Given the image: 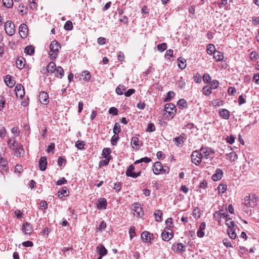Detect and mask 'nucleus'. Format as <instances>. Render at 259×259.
I'll return each instance as SVG.
<instances>
[{
    "label": "nucleus",
    "mask_w": 259,
    "mask_h": 259,
    "mask_svg": "<svg viewBox=\"0 0 259 259\" xmlns=\"http://www.w3.org/2000/svg\"><path fill=\"white\" fill-rule=\"evenodd\" d=\"M213 218L220 225H227V205L223 204L222 209L215 211Z\"/></svg>",
    "instance_id": "1"
},
{
    "label": "nucleus",
    "mask_w": 259,
    "mask_h": 259,
    "mask_svg": "<svg viewBox=\"0 0 259 259\" xmlns=\"http://www.w3.org/2000/svg\"><path fill=\"white\" fill-rule=\"evenodd\" d=\"M61 49V45L60 43L56 41L53 40L50 45V51L49 55L52 60H55L59 52V49Z\"/></svg>",
    "instance_id": "2"
},
{
    "label": "nucleus",
    "mask_w": 259,
    "mask_h": 259,
    "mask_svg": "<svg viewBox=\"0 0 259 259\" xmlns=\"http://www.w3.org/2000/svg\"><path fill=\"white\" fill-rule=\"evenodd\" d=\"M153 171L154 174H166L169 171V168L166 165H162V163L159 161H157L153 165Z\"/></svg>",
    "instance_id": "3"
},
{
    "label": "nucleus",
    "mask_w": 259,
    "mask_h": 259,
    "mask_svg": "<svg viewBox=\"0 0 259 259\" xmlns=\"http://www.w3.org/2000/svg\"><path fill=\"white\" fill-rule=\"evenodd\" d=\"M255 202L253 199H251V197L249 195L246 196L244 199V206L243 208V210L246 213H251V208L254 206Z\"/></svg>",
    "instance_id": "4"
},
{
    "label": "nucleus",
    "mask_w": 259,
    "mask_h": 259,
    "mask_svg": "<svg viewBox=\"0 0 259 259\" xmlns=\"http://www.w3.org/2000/svg\"><path fill=\"white\" fill-rule=\"evenodd\" d=\"M164 111L165 112L164 114L165 115L167 114L166 115L167 117L171 119L176 113V106L172 103H167L165 105Z\"/></svg>",
    "instance_id": "5"
},
{
    "label": "nucleus",
    "mask_w": 259,
    "mask_h": 259,
    "mask_svg": "<svg viewBox=\"0 0 259 259\" xmlns=\"http://www.w3.org/2000/svg\"><path fill=\"white\" fill-rule=\"evenodd\" d=\"M5 30L6 33L12 36L15 32V26L14 24L11 21H7L5 24Z\"/></svg>",
    "instance_id": "6"
},
{
    "label": "nucleus",
    "mask_w": 259,
    "mask_h": 259,
    "mask_svg": "<svg viewBox=\"0 0 259 259\" xmlns=\"http://www.w3.org/2000/svg\"><path fill=\"white\" fill-rule=\"evenodd\" d=\"M174 236V234L171 229L165 227L161 233V237L164 241H168Z\"/></svg>",
    "instance_id": "7"
},
{
    "label": "nucleus",
    "mask_w": 259,
    "mask_h": 259,
    "mask_svg": "<svg viewBox=\"0 0 259 259\" xmlns=\"http://www.w3.org/2000/svg\"><path fill=\"white\" fill-rule=\"evenodd\" d=\"M202 154L196 150L194 151L191 154V161L192 163L198 165H199L202 160Z\"/></svg>",
    "instance_id": "8"
},
{
    "label": "nucleus",
    "mask_w": 259,
    "mask_h": 259,
    "mask_svg": "<svg viewBox=\"0 0 259 259\" xmlns=\"http://www.w3.org/2000/svg\"><path fill=\"white\" fill-rule=\"evenodd\" d=\"M135 169V166L133 165H130L128 167V168L125 172L126 175L127 177H132L133 178H136L140 176L141 175V171H139L137 172H135L134 171Z\"/></svg>",
    "instance_id": "9"
},
{
    "label": "nucleus",
    "mask_w": 259,
    "mask_h": 259,
    "mask_svg": "<svg viewBox=\"0 0 259 259\" xmlns=\"http://www.w3.org/2000/svg\"><path fill=\"white\" fill-rule=\"evenodd\" d=\"M132 210L134 211V215L137 217L141 218L143 215L141 205L138 203H135L132 205Z\"/></svg>",
    "instance_id": "10"
},
{
    "label": "nucleus",
    "mask_w": 259,
    "mask_h": 259,
    "mask_svg": "<svg viewBox=\"0 0 259 259\" xmlns=\"http://www.w3.org/2000/svg\"><path fill=\"white\" fill-rule=\"evenodd\" d=\"M15 92L17 97L23 98L25 95L24 88L21 84H17L15 87Z\"/></svg>",
    "instance_id": "11"
},
{
    "label": "nucleus",
    "mask_w": 259,
    "mask_h": 259,
    "mask_svg": "<svg viewBox=\"0 0 259 259\" xmlns=\"http://www.w3.org/2000/svg\"><path fill=\"white\" fill-rule=\"evenodd\" d=\"M8 170V161L7 160L2 157L0 159V171L4 175Z\"/></svg>",
    "instance_id": "12"
},
{
    "label": "nucleus",
    "mask_w": 259,
    "mask_h": 259,
    "mask_svg": "<svg viewBox=\"0 0 259 259\" xmlns=\"http://www.w3.org/2000/svg\"><path fill=\"white\" fill-rule=\"evenodd\" d=\"M186 139V135L182 133L180 136L177 137L173 139L176 145L178 147H181L184 142V140Z\"/></svg>",
    "instance_id": "13"
},
{
    "label": "nucleus",
    "mask_w": 259,
    "mask_h": 259,
    "mask_svg": "<svg viewBox=\"0 0 259 259\" xmlns=\"http://www.w3.org/2000/svg\"><path fill=\"white\" fill-rule=\"evenodd\" d=\"M39 100L44 105H47L49 103V96L45 92H41L39 95Z\"/></svg>",
    "instance_id": "14"
},
{
    "label": "nucleus",
    "mask_w": 259,
    "mask_h": 259,
    "mask_svg": "<svg viewBox=\"0 0 259 259\" xmlns=\"http://www.w3.org/2000/svg\"><path fill=\"white\" fill-rule=\"evenodd\" d=\"M19 34L22 38L26 37L28 33V27L25 24H22L20 25L19 28Z\"/></svg>",
    "instance_id": "15"
},
{
    "label": "nucleus",
    "mask_w": 259,
    "mask_h": 259,
    "mask_svg": "<svg viewBox=\"0 0 259 259\" xmlns=\"http://www.w3.org/2000/svg\"><path fill=\"white\" fill-rule=\"evenodd\" d=\"M107 205L106 199L104 198L99 199L97 203V207L98 209H105Z\"/></svg>",
    "instance_id": "16"
},
{
    "label": "nucleus",
    "mask_w": 259,
    "mask_h": 259,
    "mask_svg": "<svg viewBox=\"0 0 259 259\" xmlns=\"http://www.w3.org/2000/svg\"><path fill=\"white\" fill-rule=\"evenodd\" d=\"M153 237V234L148 232H143L141 234V238L145 242H150Z\"/></svg>",
    "instance_id": "17"
},
{
    "label": "nucleus",
    "mask_w": 259,
    "mask_h": 259,
    "mask_svg": "<svg viewBox=\"0 0 259 259\" xmlns=\"http://www.w3.org/2000/svg\"><path fill=\"white\" fill-rule=\"evenodd\" d=\"M47 165V159L46 156L41 157L39 160V169L44 171L46 169Z\"/></svg>",
    "instance_id": "18"
},
{
    "label": "nucleus",
    "mask_w": 259,
    "mask_h": 259,
    "mask_svg": "<svg viewBox=\"0 0 259 259\" xmlns=\"http://www.w3.org/2000/svg\"><path fill=\"white\" fill-rule=\"evenodd\" d=\"M22 230L25 234H30L33 231V227L30 223L26 222L23 225Z\"/></svg>",
    "instance_id": "19"
},
{
    "label": "nucleus",
    "mask_w": 259,
    "mask_h": 259,
    "mask_svg": "<svg viewBox=\"0 0 259 259\" xmlns=\"http://www.w3.org/2000/svg\"><path fill=\"white\" fill-rule=\"evenodd\" d=\"M223 175V170L220 168L216 170L215 173L212 176V180L214 181H217L222 179Z\"/></svg>",
    "instance_id": "20"
},
{
    "label": "nucleus",
    "mask_w": 259,
    "mask_h": 259,
    "mask_svg": "<svg viewBox=\"0 0 259 259\" xmlns=\"http://www.w3.org/2000/svg\"><path fill=\"white\" fill-rule=\"evenodd\" d=\"M206 224L205 222H202L200 224L199 230L197 231V235L199 238H202L204 236V232L203 231L205 229Z\"/></svg>",
    "instance_id": "21"
},
{
    "label": "nucleus",
    "mask_w": 259,
    "mask_h": 259,
    "mask_svg": "<svg viewBox=\"0 0 259 259\" xmlns=\"http://www.w3.org/2000/svg\"><path fill=\"white\" fill-rule=\"evenodd\" d=\"M14 151V155L17 157H21V155L24 153V150L22 145L19 146L18 147L15 148Z\"/></svg>",
    "instance_id": "22"
},
{
    "label": "nucleus",
    "mask_w": 259,
    "mask_h": 259,
    "mask_svg": "<svg viewBox=\"0 0 259 259\" xmlns=\"http://www.w3.org/2000/svg\"><path fill=\"white\" fill-rule=\"evenodd\" d=\"M96 250L97 252L99 253V255L105 256L107 253V250L103 245H100L98 246L97 247Z\"/></svg>",
    "instance_id": "23"
},
{
    "label": "nucleus",
    "mask_w": 259,
    "mask_h": 259,
    "mask_svg": "<svg viewBox=\"0 0 259 259\" xmlns=\"http://www.w3.org/2000/svg\"><path fill=\"white\" fill-rule=\"evenodd\" d=\"M211 150L206 147H202L200 149V152L201 153L202 157L204 156L206 158H208L210 154Z\"/></svg>",
    "instance_id": "24"
},
{
    "label": "nucleus",
    "mask_w": 259,
    "mask_h": 259,
    "mask_svg": "<svg viewBox=\"0 0 259 259\" xmlns=\"http://www.w3.org/2000/svg\"><path fill=\"white\" fill-rule=\"evenodd\" d=\"M4 80L7 85L10 88L13 87L15 84L14 80L12 79L11 76L9 75H7L5 77Z\"/></svg>",
    "instance_id": "25"
},
{
    "label": "nucleus",
    "mask_w": 259,
    "mask_h": 259,
    "mask_svg": "<svg viewBox=\"0 0 259 259\" xmlns=\"http://www.w3.org/2000/svg\"><path fill=\"white\" fill-rule=\"evenodd\" d=\"M25 60L22 57L18 58L16 60V66L20 69H22L25 66Z\"/></svg>",
    "instance_id": "26"
},
{
    "label": "nucleus",
    "mask_w": 259,
    "mask_h": 259,
    "mask_svg": "<svg viewBox=\"0 0 259 259\" xmlns=\"http://www.w3.org/2000/svg\"><path fill=\"white\" fill-rule=\"evenodd\" d=\"M56 64L54 62H51L47 67L48 72L53 73L56 70Z\"/></svg>",
    "instance_id": "27"
},
{
    "label": "nucleus",
    "mask_w": 259,
    "mask_h": 259,
    "mask_svg": "<svg viewBox=\"0 0 259 259\" xmlns=\"http://www.w3.org/2000/svg\"><path fill=\"white\" fill-rule=\"evenodd\" d=\"M178 66L182 69H184L186 67V60L183 58H179L178 59Z\"/></svg>",
    "instance_id": "28"
},
{
    "label": "nucleus",
    "mask_w": 259,
    "mask_h": 259,
    "mask_svg": "<svg viewBox=\"0 0 259 259\" xmlns=\"http://www.w3.org/2000/svg\"><path fill=\"white\" fill-rule=\"evenodd\" d=\"M56 76L61 78L64 75L63 69L61 66L56 67Z\"/></svg>",
    "instance_id": "29"
},
{
    "label": "nucleus",
    "mask_w": 259,
    "mask_h": 259,
    "mask_svg": "<svg viewBox=\"0 0 259 259\" xmlns=\"http://www.w3.org/2000/svg\"><path fill=\"white\" fill-rule=\"evenodd\" d=\"M228 235L231 239H235L236 237V233L235 230L231 226H228Z\"/></svg>",
    "instance_id": "30"
},
{
    "label": "nucleus",
    "mask_w": 259,
    "mask_h": 259,
    "mask_svg": "<svg viewBox=\"0 0 259 259\" xmlns=\"http://www.w3.org/2000/svg\"><path fill=\"white\" fill-rule=\"evenodd\" d=\"M177 105L180 108L183 109L184 108H187L188 104L186 100L181 99L178 101Z\"/></svg>",
    "instance_id": "31"
},
{
    "label": "nucleus",
    "mask_w": 259,
    "mask_h": 259,
    "mask_svg": "<svg viewBox=\"0 0 259 259\" xmlns=\"http://www.w3.org/2000/svg\"><path fill=\"white\" fill-rule=\"evenodd\" d=\"M213 58L216 61H219L223 59L224 56L222 53L217 51L213 54Z\"/></svg>",
    "instance_id": "32"
},
{
    "label": "nucleus",
    "mask_w": 259,
    "mask_h": 259,
    "mask_svg": "<svg viewBox=\"0 0 259 259\" xmlns=\"http://www.w3.org/2000/svg\"><path fill=\"white\" fill-rule=\"evenodd\" d=\"M218 193L219 195H223L227 190V186L223 184H220L218 187Z\"/></svg>",
    "instance_id": "33"
},
{
    "label": "nucleus",
    "mask_w": 259,
    "mask_h": 259,
    "mask_svg": "<svg viewBox=\"0 0 259 259\" xmlns=\"http://www.w3.org/2000/svg\"><path fill=\"white\" fill-rule=\"evenodd\" d=\"M206 51L208 54H213L217 51L214 46L213 44H210L207 47Z\"/></svg>",
    "instance_id": "34"
},
{
    "label": "nucleus",
    "mask_w": 259,
    "mask_h": 259,
    "mask_svg": "<svg viewBox=\"0 0 259 259\" xmlns=\"http://www.w3.org/2000/svg\"><path fill=\"white\" fill-rule=\"evenodd\" d=\"M139 143V139L137 137H133L131 140V144L134 148L138 149L139 148V146L138 144Z\"/></svg>",
    "instance_id": "35"
},
{
    "label": "nucleus",
    "mask_w": 259,
    "mask_h": 259,
    "mask_svg": "<svg viewBox=\"0 0 259 259\" xmlns=\"http://www.w3.org/2000/svg\"><path fill=\"white\" fill-rule=\"evenodd\" d=\"M231 161H235L237 159V155L235 152H231L228 154V159Z\"/></svg>",
    "instance_id": "36"
},
{
    "label": "nucleus",
    "mask_w": 259,
    "mask_h": 259,
    "mask_svg": "<svg viewBox=\"0 0 259 259\" xmlns=\"http://www.w3.org/2000/svg\"><path fill=\"white\" fill-rule=\"evenodd\" d=\"M81 76L83 77V79L85 81L89 80L91 76L90 72L87 70L83 71Z\"/></svg>",
    "instance_id": "37"
},
{
    "label": "nucleus",
    "mask_w": 259,
    "mask_h": 259,
    "mask_svg": "<svg viewBox=\"0 0 259 259\" xmlns=\"http://www.w3.org/2000/svg\"><path fill=\"white\" fill-rule=\"evenodd\" d=\"M34 49L32 46H27L25 49L24 52L27 55H32L34 53Z\"/></svg>",
    "instance_id": "38"
},
{
    "label": "nucleus",
    "mask_w": 259,
    "mask_h": 259,
    "mask_svg": "<svg viewBox=\"0 0 259 259\" xmlns=\"http://www.w3.org/2000/svg\"><path fill=\"white\" fill-rule=\"evenodd\" d=\"M151 161V159L149 158H148L147 157H143L141 158L139 160H137L135 161L134 164H137L140 163L144 162L145 163H147Z\"/></svg>",
    "instance_id": "39"
},
{
    "label": "nucleus",
    "mask_w": 259,
    "mask_h": 259,
    "mask_svg": "<svg viewBox=\"0 0 259 259\" xmlns=\"http://www.w3.org/2000/svg\"><path fill=\"white\" fill-rule=\"evenodd\" d=\"M162 214V213L161 211L159 209L156 210L154 212V215H155L156 221H157V222L161 221Z\"/></svg>",
    "instance_id": "40"
},
{
    "label": "nucleus",
    "mask_w": 259,
    "mask_h": 259,
    "mask_svg": "<svg viewBox=\"0 0 259 259\" xmlns=\"http://www.w3.org/2000/svg\"><path fill=\"white\" fill-rule=\"evenodd\" d=\"M211 87L206 85L203 88V93L204 95L208 96L211 93Z\"/></svg>",
    "instance_id": "41"
},
{
    "label": "nucleus",
    "mask_w": 259,
    "mask_h": 259,
    "mask_svg": "<svg viewBox=\"0 0 259 259\" xmlns=\"http://www.w3.org/2000/svg\"><path fill=\"white\" fill-rule=\"evenodd\" d=\"M125 90V88L124 86L119 85L116 88L115 91L118 95H121L123 94V91Z\"/></svg>",
    "instance_id": "42"
},
{
    "label": "nucleus",
    "mask_w": 259,
    "mask_h": 259,
    "mask_svg": "<svg viewBox=\"0 0 259 259\" xmlns=\"http://www.w3.org/2000/svg\"><path fill=\"white\" fill-rule=\"evenodd\" d=\"M113 130V133L115 135H118V134L120 132L121 128H120V126L118 123L116 122L114 124Z\"/></svg>",
    "instance_id": "43"
},
{
    "label": "nucleus",
    "mask_w": 259,
    "mask_h": 259,
    "mask_svg": "<svg viewBox=\"0 0 259 259\" xmlns=\"http://www.w3.org/2000/svg\"><path fill=\"white\" fill-rule=\"evenodd\" d=\"M3 5L7 8H10L13 6V0H2Z\"/></svg>",
    "instance_id": "44"
},
{
    "label": "nucleus",
    "mask_w": 259,
    "mask_h": 259,
    "mask_svg": "<svg viewBox=\"0 0 259 259\" xmlns=\"http://www.w3.org/2000/svg\"><path fill=\"white\" fill-rule=\"evenodd\" d=\"M249 57H250V59L251 60L254 61V60H256L259 58V55H258V53H257L255 51H252L250 53Z\"/></svg>",
    "instance_id": "45"
},
{
    "label": "nucleus",
    "mask_w": 259,
    "mask_h": 259,
    "mask_svg": "<svg viewBox=\"0 0 259 259\" xmlns=\"http://www.w3.org/2000/svg\"><path fill=\"white\" fill-rule=\"evenodd\" d=\"M167 49V45L166 43L163 42L157 45V50L160 52H163Z\"/></svg>",
    "instance_id": "46"
},
{
    "label": "nucleus",
    "mask_w": 259,
    "mask_h": 259,
    "mask_svg": "<svg viewBox=\"0 0 259 259\" xmlns=\"http://www.w3.org/2000/svg\"><path fill=\"white\" fill-rule=\"evenodd\" d=\"M185 245L183 243H178L177 244V250L178 252H184L185 251Z\"/></svg>",
    "instance_id": "47"
},
{
    "label": "nucleus",
    "mask_w": 259,
    "mask_h": 259,
    "mask_svg": "<svg viewBox=\"0 0 259 259\" xmlns=\"http://www.w3.org/2000/svg\"><path fill=\"white\" fill-rule=\"evenodd\" d=\"M111 150L108 148H104L102 151V156L104 158H109L108 156L110 154Z\"/></svg>",
    "instance_id": "48"
},
{
    "label": "nucleus",
    "mask_w": 259,
    "mask_h": 259,
    "mask_svg": "<svg viewBox=\"0 0 259 259\" xmlns=\"http://www.w3.org/2000/svg\"><path fill=\"white\" fill-rule=\"evenodd\" d=\"M24 6L23 4H20L18 7V11L20 14L22 15H24V14H27V12L26 11L27 8H26L25 9H24Z\"/></svg>",
    "instance_id": "49"
},
{
    "label": "nucleus",
    "mask_w": 259,
    "mask_h": 259,
    "mask_svg": "<svg viewBox=\"0 0 259 259\" xmlns=\"http://www.w3.org/2000/svg\"><path fill=\"white\" fill-rule=\"evenodd\" d=\"M64 28L65 30H71L72 29V28H73V25H72V22H71L70 21H67L64 26Z\"/></svg>",
    "instance_id": "50"
},
{
    "label": "nucleus",
    "mask_w": 259,
    "mask_h": 259,
    "mask_svg": "<svg viewBox=\"0 0 259 259\" xmlns=\"http://www.w3.org/2000/svg\"><path fill=\"white\" fill-rule=\"evenodd\" d=\"M119 139V137L118 135H114L111 139V143L113 145H116L117 144L118 140Z\"/></svg>",
    "instance_id": "51"
},
{
    "label": "nucleus",
    "mask_w": 259,
    "mask_h": 259,
    "mask_svg": "<svg viewBox=\"0 0 259 259\" xmlns=\"http://www.w3.org/2000/svg\"><path fill=\"white\" fill-rule=\"evenodd\" d=\"M76 147L79 149H83L84 146V142L82 141H77L75 144Z\"/></svg>",
    "instance_id": "52"
},
{
    "label": "nucleus",
    "mask_w": 259,
    "mask_h": 259,
    "mask_svg": "<svg viewBox=\"0 0 259 259\" xmlns=\"http://www.w3.org/2000/svg\"><path fill=\"white\" fill-rule=\"evenodd\" d=\"M175 93L172 91H169L167 93V96L164 100V101H169L171 98L174 97Z\"/></svg>",
    "instance_id": "53"
},
{
    "label": "nucleus",
    "mask_w": 259,
    "mask_h": 259,
    "mask_svg": "<svg viewBox=\"0 0 259 259\" xmlns=\"http://www.w3.org/2000/svg\"><path fill=\"white\" fill-rule=\"evenodd\" d=\"M155 131V127L153 123H150L148 124L146 131L148 132H152Z\"/></svg>",
    "instance_id": "54"
},
{
    "label": "nucleus",
    "mask_w": 259,
    "mask_h": 259,
    "mask_svg": "<svg viewBox=\"0 0 259 259\" xmlns=\"http://www.w3.org/2000/svg\"><path fill=\"white\" fill-rule=\"evenodd\" d=\"M110 159L109 158H106L105 160H101L99 163V166L102 167L103 166H106L108 164Z\"/></svg>",
    "instance_id": "55"
},
{
    "label": "nucleus",
    "mask_w": 259,
    "mask_h": 259,
    "mask_svg": "<svg viewBox=\"0 0 259 259\" xmlns=\"http://www.w3.org/2000/svg\"><path fill=\"white\" fill-rule=\"evenodd\" d=\"M6 104L5 98L0 96V111L3 110Z\"/></svg>",
    "instance_id": "56"
},
{
    "label": "nucleus",
    "mask_w": 259,
    "mask_h": 259,
    "mask_svg": "<svg viewBox=\"0 0 259 259\" xmlns=\"http://www.w3.org/2000/svg\"><path fill=\"white\" fill-rule=\"evenodd\" d=\"M166 227L170 228V229L173 227L174 225L172 222V218H168L165 221Z\"/></svg>",
    "instance_id": "57"
},
{
    "label": "nucleus",
    "mask_w": 259,
    "mask_h": 259,
    "mask_svg": "<svg viewBox=\"0 0 259 259\" xmlns=\"http://www.w3.org/2000/svg\"><path fill=\"white\" fill-rule=\"evenodd\" d=\"M129 234L130 236V238L132 239L135 236V228L134 227H131L129 230Z\"/></svg>",
    "instance_id": "58"
},
{
    "label": "nucleus",
    "mask_w": 259,
    "mask_h": 259,
    "mask_svg": "<svg viewBox=\"0 0 259 259\" xmlns=\"http://www.w3.org/2000/svg\"><path fill=\"white\" fill-rule=\"evenodd\" d=\"M108 112L110 114H112L113 115H116L118 114L117 109L114 107L110 108Z\"/></svg>",
    "instance_id": "59"
},
{
    "label": "nucleus",
    "mask_w": 259,
    "mask_h": 259,
    "mask_svg": "<svg viewBox=\"0 0 259 259\" xmlns=\"http://www.w3.org/2000/svg\"><path fill=\"white\" fill-rule=\"evenodd\" d=\"M193 215L196 218H199L200 217V211L198 208L196 207L194 209Z\"/></svg>",
    "instance_id": "60"
},
{
    "label": "nucleus",
    "mask_w": 259,
    "mask_h": 259,
    "mask_svg": "<svg viewBox=\"0 0 259 259\" xmlns=\"http://www.w3.org/2000/svg\"><path fill=\"white\" fill-rule=\"evenodd\" d=\"M219 82L217 80H213L210 83V87L211 89H215L218 88L219 86Z\"/></svg>",
    "instance_id": "61"
},
{
    "label": "nucleus",
    "mask_w": 259,
    "mask_h": 259,
    "mask_svg": "<svg viewBox=\"0 0 259 259\" xmlns=\"http://www.w3.org/2000/svg\"><path fill=\"white\" fill-rule=\"evenodd\" d=\"M203 81L205 83H208L211 80V77L208 74H204L203 77Z\"/></svg>",
    "instance_id": "62"
},
{
    "label": "nucleus",
    "mask_w": 259,
    "mask_h": 259,
    "mask_svg": "<svg viewBox=\"0 0 259 259\" xmlns=\"http://www.w3.org/2000/svg\"><path fill=\"white\" fill-rule=\"evenodd\" d=\"M20 145L16 141H14L11 145H9V148L12 150H14L15 148Z\"/></svg>",
    "instance_id": "63"
},
{
    "label": "nucleus",
    "mask_w": 259,
    "mask_h": 259,
    "mask_svg": "<svg viewBox=\"0 0 259 259\" xmlns=\"http://www.w3.org/2000/svg\"><path fill=\"white\" fill-rule=\"evenodd\" d=\"M253 79L254 80L255 83L259 84V73L254 74Z\"/></svg>",
    "instance_id": "64"
}]
</instances>
